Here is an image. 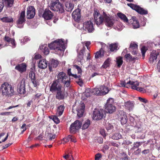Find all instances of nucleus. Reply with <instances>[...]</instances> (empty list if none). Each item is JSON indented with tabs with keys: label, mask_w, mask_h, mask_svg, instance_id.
<instances>
[{
	"label": "nucleus",
	"mask_w": 160,
	"mask_h": 160,
	"mask_svg": "<svg viewBox=\"0 0 160 160\" xmlns=\"http://www.w3.org/2000/svg\"><path fill=\"white\" fill-rule=\"evenodd\" d=\"M129 85H131V87L132 89L139 91L140 92H144L145 91V89L142 88L138 87L139 85V83L137 81H129L128 82Z\"/></svg>",
	"instance_id": "f8f14e48"
},
{
	"label": "nucleus",
	"mask_w": 160,
	"mask_h": 160,
	"mask_svg": "<svg viewBox=\"0 0 160 160\" xmlns=\"http://www.w3.org/2000/svg\"><path fill=\"white\" fill-rule=\"evenodd\" d=\"M48 47L51 49L54 50L55 53L60 56L64 54L65 47L62 39H58L49 44Z\"/></svg>",
	"instance_id": "f257e3e1"
},
{
	"label": "nucleus",
	"mask_w": 160,
	"mask_h": 160,
	"mask_svg": "<svg viewBox=\"0 0 160 160\" xmlns=\"http://www.w3.org/2000/svg\"><path fill=\"white\" fill-rule=\"evenodd\" d=\"M83 28L88 32H92L94 30L93 23L90 21H87L83 23Z\"/></svg>",
	"instance_id": "ddd939ff"
},
{
	"label": "nucleus",
	"mask_w": 160,
	"mask_h": 160,
	"mask_svg": "<svg viewBox=\"0 0 160 160\" xmlns=\"http://www.w3.org/2000/svg\"><path fill=\"white\" fill-rule=\"evenodd\" d=\"M29 78L31 79L32 83L34 87H37L38 85V83L36 80L35 72L33 69L31 70L29 73Z\"/></svg>",
	"instance_id": "412c9836"
},
{
	"label": "nucleus",
	"mask_w": 160,
	"mask_h": 160,
	"mask_svg": "<svg viewBox=\"0 0 160 160\" xmlns=\"http://www.w3.org/2000/svg\"><path fill=\"white\" fill-rule=\"evenodd\" d=\"M125 57L129 61H132L135 59V57L132 58L130 54H127L125 55Z\"/></svg>",
	"instance_id": "8fccbe9b"
},
{
	"label": "nucleus",
	"mask_w": 160,
	"mask_h": 160,
	"mask_svg": "<svg viewBox=\"0 0 160 160\" xmlns=\"http://www.w3.org/2000/svg\"><path fill=\"white\" fill-rule=\"evenodd\" d=\"M138 45L134 42H131L129 47V50L134 55L136 54L138 50Z\"/></svg>",
	"instance_id": "b1692460"
},
{
	"label": "nucleus",
	"mask_w": 160,
	"mask_h": 160,
	"mask_svg": "<svg viewBox=\"0 0 160 160\" xmlns=\"http://www.w3.org/2000/svg\"><path fill=\"white\" fill-rule=\"evenodd\" d=\"M110 49L111 51L117 50L118 49L117 44L115 43L111 44L110 45Z\"/></svg>",
	"instance_id": "a19ab883"
},
{
	"label": "nucleus",
	"mask_w": 160,
	"mask_h": 160,
	"mask_svg": "<svg viewBox=\"0 0 160 160\" xmlns=\"http://www.w3.org/2000/svg\"><path fill=\"white\" fill-rule=\"evenodd\" d=\"M83 53L82 52V51H81L80 53V54L78 55V57L79 58V59L78 60V61H81L82 60L83 58Z\"/></svg>",
	"instance_id": "0e129e2a"
},
{
	"label": "nucleus",
	"mask_w": 160,
	"mask_h": 160,
	"mask_svg": "<svg viewBox=\"0 0 160 160\" xmlns=\"http://www.w3.org/2000/svg\"><path fill=\"white\" fill-rule=\"evenodd\" d=\"M121 87H124L127 88H128L129 87V83H128V82H126L125 81H121L120 82V85Z\"/></svg>",
	"instance_id": "de8ad7c7"
},
{
	"label": "nucleus",
	"mask_w": 160,
	"mask_h": 160,
	"mask_svg": "<svg viewBox=\"0 0 160 160\" xmlns=\"http://www.w3.org/2000/svg\"><path fill=\"white\" fill-rule=\"evenodd\" d=\"M74 67L77 69L78 71V74H79V77L80 76V75H81L82 70L81 68L80 67L77 66V65H74Z\"/></svg>",
	"instance_id": "3c124183"
},
{
	"label": "nucleus",
	"mask_w": 160,
	"mask_h": 160,
	"mask_svg": "<svg viewBox=\"0 0 160 160\" xmlns=\"http://www.w3.org/2000/svg\"><path fill=\"white\" fill-rule=\"evenodd\" d=\"M160 53V50L158 49L157 51H153L151 53L149 61L151 63L156 62L157 57Z\"/></svg>",
	"instance_id": "f3484780"
},
{
	"label": "nucleus",
	"mask_w": 160,
	"mask_h": 160,
	"mask_svg": "<svg viewBox=\"0 0 160 160\" xmlns=\"http://www.w3.org/2000/svg\"><path fill=\"white\" fill-rule=\"evenodd\" d=\"M72 17L75 21H79L81 17L80 10L77 9L74 10L72 13Z\"/></svg>",
	"instance_id": "bb28decb"
},
{
	"label": "nucleus",
	"mask_w": 160,
	"mask_h": 160,
	"mask_svg": "<svg viewBox=\"0 0 160 160\" xmlns=\"http://www.w3.org/2000/svg\"><path fill=\"white\" fill-rule=\"evenodd\" d=\"M58 62L57 60L52 59L51 61V64L49 66L50 70L51 71L52 70V67H56L58 66Z\"/></svg>",
	"instance_id": "f704fd0d"
},
{
	"label": "nucleus",
	"mask_w": 160,
	"mask_h": 160,
	"mask_svg": "<svg viewBox=\"0 0 160 160\" xmlns=\"http://www.w3.org/2000/svg\"><path fill=\"white\" fill-rule=\"evenodd\" d=\"M147 50V48L144 46L142 47L141 48V51L142 53V57L144 58L145 57V53Z\"/></svg>",
	"instance_id": "603ef678"
},
{
	"label": "nucleus",
	"mask_w": 160,
	"mask_h": 160,
	"mask_svg": "<svg viewBox=\"0 0 160 160\" xmlns=\"http://www.w3.org/2000/svg\"><path fill=\"white\" fill-rule=\"evenodd\" d=\"M25 16V11H22L20 14V16L17 22V27L19 28H22L23 27L24 23Z\"/></svg>",
	"instance_id": "dca6fc26"
},
{
	"label": "nucleus",
	"mask_w": 160,
	"mask_h": 160,
	"mask_svg": "<svg viewBox=\"0 0 160 160\" xmlns=\"http://www.w3.org/2000/svg\"><path fill=\"white\" fill-rule=\"evenodd\" d=\"M124 26L121 22H119L118 25L116 27L115 29L118 31H121L124 28Z\"/></svg>",
	"instance_id": "a18cd8bd"
},
{
	"label": "nucleus",
	"mask_w": 160,
	"mask_h": 160,
	"mask_svg": "<svg viewBox=\"0 0 160 160\" xmlns=\"http://www.w3.org/2000/svg\"><path fill=\"white\" fill-rule=\"evenodd\" d=\"M102 16L104 18V23L108 27L111 28L115 23L116 21L113 17L111 16L106 12L103 11Z\"/></svg>",
	"instance_id": "20e7f679"
},
{
	"label": "nucleus",
	"mask_w": 160,
	"mask_h": 160,
	"mask_svg": "<svg viewBox=\"0 0 160 160\" xmlns=\"http://www.w3.org/2000/svg\"><path fill=\"white\" fill-rule=\"evenodd\" d=\"M108 91V88L104 85L101 86L98 88H94L92 90V92L97 95H105Z\"/></svg>",
	"instance_id": "6e6552de"
},
{
	"label": "nucleus",
	"mask_w": 160,
	"mask_h": 160,
	"mask_svg": "<svg viewBox=\"0 0 160 160\" xmlns=\"http://www.w3.org/2000/svg\"><path fill=\"white\" fill-rule=\"evenodd\" d=\"M4 40L5 42H8L9 43H11L12 45V48H15L16 46V44L15 43V40L14 39L10 38L9 37L7 36H5L4 38Z\"/></svg>",
	"instance_id": "c85d7f7f"
},
{
	"label": "nucleus",
	"mask_w": 160,
	"mask_h": 160,
	"mask_svg": "<svg viewBox=\"0 0 160 160\" xmlns=\"http://www.w3.org/2000/svg\"><path fill=\"white\" fill-rule=\"evenodd\" d=\"M118 117L120 119L121 123L122 124H125L127 121V118L126 112L123 111H120L118 114Z\"/></svg>",
	"instance_id": "6ab92c4d"
},
{
	"label": "nucleus",
	"mask_w": 160,
	"mask_h": 160,
	"mask_svg": "<svg viewBox=\"0 0 160 160\" xmlns=\"http://www.w3.org/2000/svg\"><path fill=\"white\" fill-rule=\"evenodd\" d=\"M58 117V116L56 115L54 116L53 118V121L55 123L57 124L58 123L60 122V120Z\"/></svg>",
	"instance_id": "6e6d98bb"
},
{
	"label": "nucleus",
	"mask_w": 160,
	"mask_h": 160,
	"mask_svg": "<svg viewBox=\"0 0 160 160\" xmlns=\"http://www.w3.org/2000/svg\"><path fill=\"white\" fill-rule=\"evenodd\" d=\"M134 102L130 101L125 102L123 105V106L126 109L129 111L132 110L134 108Z\"/></svg>",
	"instance_id": "4be33fe9"
},
{
	"label": "nucleus",
	"mask_w": 160,
	"mask_h": 160,
	"mask_svg": "<svg viewBox=\"0 0 160 160\" xmlns=\"http://www.w3.org/2000/svg\"><path fill=\"white\" fill-rule=\"evenodd\" d=\"M82 123L79 120H76L70 126V131L71 133H75L81 127Z\"/></svg>",
	"instance_id": "9d476101"
},
{
	"label": "nucleus",
	"mask_w": 160,
	"mask_h": 160,
	"mask_svg": "<svg viewBox=\"0 0 160 160\" xmlns=\"http://www.w3.org/2000/svg\"><path fill=\"white\" fill-rule=\"evenodd\" d=\"M69 141V140H68V137L67 136L66 137H65L63 138L61 141V143H63V144H65L67 142Z\"/></svg>",
	"instance_id": "052dcab7"
},
{
	"label": "nucleus",
	"mask_w": 160,
	"mask_h": 160,
	"mask_svg": "<svg viewBox=\"0 0 160 160\" xmlns=\"http://www.w3.org/2000/svg\"><path fill=\"white\" fill-rule=\"evenodd\" d=\"M1 20L3 22H11L12 21V18L5 17L1 18Z\"/></svg>",
	"instance_id": "37998d69"
},
{
	"label": "nucleus",
	"mask_w": 160,
	"mask_h": 160,
	"mask_svg": "<svg viewBox=\"0 0 160 160\" xmlns=\"http://www.w3.org/2000/svg\"><path fill=\"white\" fill-rule=\"evenodd\" d=\"M77 102H76L75 105L73 106V109L74 108L76 110L77 116L80 118L82 117L83 114L85 105L82 102H81L79 104H77Z\"/></svg>",
	"instance_id": "0eeeda50"
},
{
	"label": "nucleus",
	"mask_w": 160,
	"mask_h": 160,
	"mask_svg": "<svg viewBox=\"0 0 160 160\" xmlns=\"http://www.w3.org/2000/svg\"><path fill=\"white\" fill-rule=\"evenodd\" d=\"M68 140L69 141H70L71 142H77V140L73 136L69 135L68 136Z\"/></svg>",
	"instance_id": "09e8293b"
},
{
	"label": "nucleus",
	"mask_w": 160,
	"mask_h": 160,
	"mask_svg": "<svg viewBox=\"0 0 160 160\" xmlns=\"http://www.w3.org/2000/svg\"><path fill=\"white\" fill-rule=\"evenodd\" d=\"M100 133L103 137L104 138L105 137L106 135L105 133V130L104 129H100Z\"/></svg>",
	"instance_id": "680f3d73"
},
{
	"label": "nucleus",
	"mask_w": 160,
	"mask_h": 160,
	"mask_svg": "<svg viewBox=\"0 0 160 160\" xmlns=\"http://www.w3.org/2000/svg\"><path fill=\"white\" fill-rule=\"evenodd\" d=\"M0 89L3 95L9 97L14 93L13 88L11 84L7 82H4L1 85Z\"/></svg>",
	"instance_id": "f03ea898"
},
{
	"label": "nucleus",
	"mask_w": 160,
	"mask_h": 160,
	"mask_svg": "<svg viewBox=\"0 0 160 160\" xmlns=\"http://www.w3.org/2000/svg\"><path fill=\"white\" fill-rule=\"evenodd\" d=\"M95 22L97 26H99L104 22V18L102 16V13L100 15L97 12H96L94 14Z\"/></svg>",
	"instance_id": "4468645a"
},
{
	"label": "nucleus",
	"mask_w": 160,
	"mask_h": 160,
	"mask_svg": "<svg viewBox=\"0 0 160 160\" xmlns=\"http://www.w3.org/2000/svg\"><path fill=\"white\" fill-rule=\"evenodd\" d=\"M122 138L121 135L118 133H115L112 136L113 139L115 140H118Z\"/></svg>",
	"instance_id": "c03bdc74"
},
{
	"label": "nucleus",
	"mask_w": 160,
	"mask_h": 160,
	"mask_svg": "<svg viewBox=\"0 0 160 160\" xmlns=\"http://www.w3.org/2000/svg\"><path fill=\"white\" fill-rule=\"evenodd\" d=\"M48 65L47 62L45 59H42L38 62V67L42 69L46 68Z\"/></svg>",
	"instance_id": "cd10ccee"
},
{
	"label": "nucleus",
	"mask_w": 160,
	"mask_h": 160,
	"mask_svg": "<svg viewBox=\"0 0 160 160\" xmlns=\"http://www.w3.org/2000/svg\"><path fill=\"white\" fill-rule=\"evenodd\" d=\"M91 124L90 121L89 119H87L85 120L82 126V129H85L88 128L89 126Z\"/></svg>",
	"instance_id": "e433bc0d"
},
{
	"label": "nucleus",
	"mask_w": 160,
	"mask_h": 160,
	"mask_svg": "<svg viewBox=\"0 0 160 160\" xmlns=\"http://www.w3.org/2000/svg\"><path fill=\"white\" fill-rule=\"evenodd\" d=\"M57 80L58 82L62 83L67 87L70 86V78L63 72H60L57 75Z\"/></svg>",
	"instance_id": "7ed1b4c3"
},
{
	"label": "nucleus",
	"mask_w": 160,
	"mask_h": 160,
	"mask_svg": "<svg viewBox=\"0 0 160 160\" xmlns=\"http://www.w3.org/2000/svg\"><path fill=\"white\" fill-rule=\"evenodd\" d=\"M89 90H87L85 92L84 95L87 97H89L91 96V93L89 92Z\"/></svg>",
	"instance_id": "774afa93"
},
{
	"label": "nucleus",
	"mask_w": 160,
	"mask_h": 160,
	"mask_svg": "<svg viewBox=\"0 0 160 160\" xmlns=\"http://www.w3.org/2000/svg\"><path fill=\"white\" fill-rule=\"evenodd\" d=\"M104 113L105 112L102 109H95L93 112L92 118L95 120H100L103 118Z\"/></svg>",
	"instance_id": "1a4fd4ad"
},
{
	"label": "nucleus",
	"mask_w": 160,
	"mask_h": 160,
	"mask_svg": "<svg viewBox=\"0 0 160 160\" xmlns=\"http://www.w3.org/2000/svg\"><path fill=\"white\" fill-rule=\"evenodd\" d=\"M63 88L62 85L58 84L56 81H54L50 87V91L53 92H57Z\"/></svg>",
	"instance_id": "2eb2a0df"
},
{
	"label": "nucleus",
	"mask_w": 160,
	"mask_h": 160,
	"mask_svg": "<svg viewBox=\"0 0 160 160\" xmlns=\"http://www.w3.org/2000/svg\"><path fill=\"white\" fill-rule=\"evenodd\" d=\"M117 15L124 22L126 23H128V19L124 14L121 13H118Z\"/></svg>",
	"instance_id": "2f4dec72"
},
{
	"label": "nucleus",
	"mask_w": 160,
	"mask_h": 160,
	"mask_svg": "<svg viewBox=\"0 0 160 160\" xmlns=\"http://www.w3.org/2000/svg\"><path fill=\"white\" fill-rule=\"evenodd\" d=\"M47 45L44 44L40 46L39 48L41 50L43 49V53L45 55H47L49 53V51L48 48L46 47Z\"/></svg>",
	"instance_id": "58836bf2"
},
{
	"label": "nucleus",
	"mask_w": 160,
	"mask_h": 160,
	"mask_svg": "<svg viewBox=\"0 0 160 160\" xmlns=\"http://www.w3.org/2000/svg\"><path fill=\"white\" fill-rule=\"evenodd\" d=\"M104 52L102 50H100L95 53V58H98L103 56Z\"/></svg>",
	"instance_id": "4c0bfd02"
},
{
	"label": "nucleus",
	"mask_w": 160,
	"mask_h": 160,
	"mask_svg": "<svg viewBox=\"0 0 160 160\" xmlns=\"http://www.w3.org/2000/svg\"><path fill=\"white\" fill-rule=\"evenodd\" d=\"M64 107L62 105H60L58 107L56 115L58 116H60L63 112Z\"/></svg>",
	"instance_id": "72a5a7b5"
},
{
	"label": "nucleus",
	"mask_w": 160,
	"mask_h": 160,
	"mask_svg": "<svg viewBox=\"0 0 160 160\" xmlns=\"http://www.w3.org/2000/svg\"><path fill=\"white\" fill-rule=\"evenodd\" d=\"M8 46V44L4 42H1L0 43V49Z\"/></svg>",
	"instance_id": "5fc2aeb1"
},
{
	"label": "nucleus",
	"mask_w": 160,
	"mask_h": 160,
	"mask_svg": "<svg viewBox=\"0 0 160 160\" xmlns=\"http://www.w3.org/2000/svg\"><path fill=\"white\" fill-rule=\"evenodd\" d=\"M50 9L53 11H58L61 13L64 11L63 6L59 2V0H53L51 5Z\"/></svg>",
	"instance_id": "39448f33"
},
{
	"label": "nucleus",
	"mask_w": 160,
	"mask_h": 160,
	"mask_svg": "<svg viewBox=\"0 0 160 160\" xmlns=\"http://www.w3.org/2000/svg\"><path fill=\"white\" fill-rule=\"evenodd\" d=\"M106 128L108 130L112 129L113 128L112 125L110 123H108L106 125Z\"/></svg>",
	"instance_id": "e2e57ef3"
},
{
	"label": "nucleus",
	"mask_w": 160,
	"mask_h": 160,
	"mask_svg": "<svg viewBox=\"0 0 160 160\" xmlns=\"http://www.w3.org/2000/svg\"><path fill=\"white\" fill-rule=\"evenodd\" d=\"M17 91L20 94H24L25 92V80L22 79L18 86Z\"/></svg>",
	"instance_id": "a211bd4d"
},
{
	"label": "nucleus",
	"mask_w": 160,
	"mask_h": 160,
	"mask_svg": "<svg viewBox=\"0 0 160 160\" xmlns=\"http://www.w3.org/2000/svg\"><path fill=\"white\" fill-rule=\"evenodd\" d=\"M76 82L80 86H82L83 85L82 81L80 78H79L78 80Z\"/></svg>",
	"instance_id": "69168bd1"
},
{
	"label": "nucleus",
	"mask_w": 160,
	"mask_h": 160,
	"mask_svg": "<svg viewBox=\"0 0 160 160\" xmlns=\"http://www.w3.org/2000/svg\"><path fill=\"white\" fill-rule=\"evenodd\" d=\"M65 95V89L63 87L56 92V97L57 98L61 100L64 98Z\"/></svg>",
	"instance_id": "5701e85b"
},
{
	"label": "nucleus",
	"mask_w": 160,
	"mask_h": 160,
	"mask_svg": "<svg viewBox=\"0 0 160 160\" xmlns=\"http://www.w3.org/2000/svg\"><path fill=\"white\" fill-rule=\"evenodd\" d=\"M142 144V142H137L134 143V146L132 149H135L136 148H138Z\"/></svg>",
	"instance_id": "4d7b16f0"
},
{
	"label": "nucleus",
	"mask_w": 160,
	"mask_h": 160,
	"mask_svg": "<svg viewBox=\"0 0 160 160\" xmlns=\"http://www.w3.org/2000/svg\"><path fill=\"white\" fill-rule=\"evenodd\" d=\"M111 59L110 58H107L104 62L102 67L104 68H106L109 66L110 64Z\"/></svg>",
	"instance_id": "c9c22d12"
},
{
	"label": "nucleus",
	"mask_w": 160,
	"mask_h": 160,
	"mask_svg": "<svg viewBox=\"0 0 160 160\" xmlns=\"http://www.w3.org/2000/svg\"><path fill=\"white\" fill-rule=\"evenodd\" d=\"M4 6V4L3 0H0V13L2 11Z\"/></svg>",
	"instance_id": "bf43d9fd"
},
{
	"label": "nucleus",
	"mask_w": 160,
	"mask_h": 160,
	"mask_svg": "<svg viewBox=\"0 0 160 160\" xmlns=\"http://www.w3.org/2000/svg\"><path fill=\"white\" fill-rule=\"evenodd\" d=\"M56 135L53 133H52L48 130L45 133L44 138L47 140L51 141L55 138Z\"/></svg>",
	"instance_id": "393cba45"
},
{
	"label": "nucleus",
	"mask_w": 160,
	"mask_h": 160,
	"mask_svg": "<svg viewBox=\"0 0 160 160\" xmlns=\"http://www.w3.org/2000/svg\"><path fill=\"white\" fill-rule=\"evenodd\" d=\"M95 142H97L100 143L103 142V139L101 137H97L95 138Z\"/></svg>",
	"instance_id": "13d9d810"
},
{
	"label": "nucleus",
	"mask_w": 160,
	"mask_h": 160,
	"mask_svg": "<svg viewBox=\"0 0 160 160\" xmlns=\"http://www.w3.org/2000/svg\"><path fill=\"white\" fill-rule=\"evenodd\" d=\"M66 9L67 11L70 12L72 11L74 7V5L73 4L70 2H67L65 3Z\"/></svg>",
	"instance_id": "473e14b6"
},
{
	"label": "nucleus",
	"mask_w": 160,
	"mask_h": 160,
	"mask_svg": "<svg viewBox=\"0 0 160 160\" xmlns=\"http://www.w3.org/2000/svg\"><path fill=\"white\" fill-rule=\"evenodd\" d=\"M4 1L7 6L11 7L13 4L14 0H4Z\"/></svg>",
	"instance_id": "79ce46f5"
},
{
	"label": "nucleus",
	"mask_w": 160,
	"mask_h": 160,
	"mask_svg": "<svg viewBox=\"0 0 160 160\" xmlns=\"http://www.w3.org/2000/svg\"><path fill=\"white\" fill-rule=\"evenodd\" d=\"M29 40V38L27 37H25L24 38L21 40V42L25 43L28 41Z\"/></svg>",
	"instance_id": "338daca9"
},
{
	"label": "nucleus",
	"mask_w": 160,
	"mask_h": 160,
	"mask_svg": "<svg viewBox=\"0 0 160 160\" xmlns=\"http://www.w3.org/2000/svg\"><path fill=\"white\" fill-rule=\"evenodd\" d=\"M128 5L133 9L136 11L138 13L141 14H146L148 13V11L132 3H128Z\"/></svg>",
	"instance_id": "9b49d317"
},
{
	"label": "nucleus",
	"mask_w": 160,
	"mask_h": 160,
	"mask_svg": "<svg viewBox=\"0 0 160 160\" xmlns=\"http://www.w3.org/2000/svg\"><path fill=\"white\" fill-rule=\"evenodd\" d=\"M116 62L118 66L120 67L123 63L122 58L121 57H119L116 58Z\"/></svg>",
	"instance_id": "ea45409f"
},
{
	"label": "nucleus",
	"mask_w": 160,
	"mask_h": 160,
	"mask_svg": "<svg viewBox=\"0 0 160 160\" xmlns=\"http://www.w3.org/2000/svg\"><path fill=\"white\" fill-rule=\"evenodd\" d=\"M130 22L132 24L133 28L135 29L139 27L140 25L139 22L138 20L136 19L135 17H132L130 20Z\"/></svg>",
	"instance_id": "c756f323"
},
{
	"label": "nucleus",
	"mask_w": 160,
	"mask_h": 160,
	"mask_svg": "<svg viewBox=\"0 0 160 160\" xmlns=\"http://www.w3.org/2000/svg\"><path fill=\"white\" fill-rule=\"evenodd\" d=\"M116 107L114 105L113 100L112 98H110L107 100L105 105V110L106 112L109 113H112L116 110Z\"/></svg>",
	"instance_id": "423d86ee"
},
{
	"label": "nucleus",
	"mask_w": 160,
	"mask_h": 160,
	"mask_svg": "<svg viewBox=\"0 0 160 160\" xmlns=\"http://www.w3.org/2000/svg\"><path fill=\"white\" fill-rule=\"evenodd\" d=\"M53 16L52 13L48 9H46L43 14V17L46 20L50 19L52 18Z\"/></svg>",
	"instance_id": "a878e982"
},
{
	"label": "nucleus",
	"mask_w": 160,
	"mask_h": 160,
	"mask_svg": "<svg viewBox=\"0 0 160 160\" xmlns=\"http://www.w3.org/2000/svg\"><path fill=\"white\" fill-rule=\"evenodd\" d=\"M154 43L155 46H160V38H156L154 42Z\"/></svg>",
	"instance_id": "864d4df0"
},
{
	"label": "nucleus",
	"mask_w": 160,
	"mask_h": 160,
	"mask_svg": "<svg viewBox=\"0 0 160 160\" xmlns=\"http://www.w3.org/2000/svg\"><path fill=\"white\" fill-rule=\"evenodd\" d=\"M63 157L67 160H74V159L72 155L66 154L63 156Z\"/></svg>",
	"instance_id": "49530a36"
},
{
	"label": "nucleus",
	"mask_w": 160,
	"mask_h": 160,
	"mask_svg": "<svg viewBox=\"0 0 160 160\" xmlns=\"http://www.w3.org/2000/svg\"><path fill=\"white\" fill-rule=\"evenodd\" d=\"M35 15V9L34 7L30 6L27 8V17L28 19L33 18Z\"/></svg>",
	"instance_id": "aec40b11"
},
{
	"label": "nucleus",
	"mask_w": 160,
	"mask_h": 160,
	"mask_svg": "<svg viewBox=\"0 0 160 160\" xmlns=\"http://www.w3.org/2000/svg\"><path fill=\"white\" fill-rule=\"evenodd\" d=\"M15 68L19 72H22L26 71V65L25 64L23 63L16 66Z\"/></svg>",
	"instance_id": "7c9ffc66"
}]
</instances>
